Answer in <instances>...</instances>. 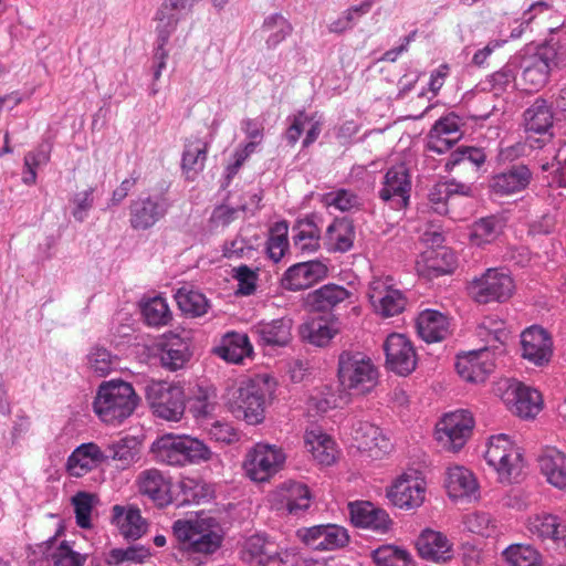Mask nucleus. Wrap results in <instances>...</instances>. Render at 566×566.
Listing matches in <instances>:
<instances>
[{
  "label": "nucleus",
  "mask_w": 566,
  "mask_h": 566,
  "mask_svg": "<svg viewBox=\"0 0 566 566\" xmlns=\"http://www.w3.org/2000/svg\"><path fill=\"white\" fill-rule=\"evenodd\" d=\"M150 451L157 462L170 467L200 464L216 457L203 441L186 434H164L153 442Z\"/></svg>",
  "instance_id": "nucleus-1"
},
{
  "label": "nucleus",
  "mask_w": 566,
  "mask_h": 566,
  "mask_svg": "<svg viewBox=\"0 0 566 566\" xmlns=\"http://www.w3.org/2000/svg\"><path fill=\"white\" fill-rule=\"evenodd\" d=\"M272 396L269 381L264 377H255L242 381L228 392L227 406L237 418L248 424H259L265 418V408Z\"/></svg>",
  "instance_id": "nucleus-2"
},
{
  "label": "nucleus",
  "mask_w": 566,
  "mask_h": 566,
  "mask_svg": "<svg viewBox=\"0 0 566 566\" xmlns=\"http://www.w3.org/2000/svg\"><path fill=\"white\" fill-rule=\"evenodd\" d=\"M138 402L139 397L129 382L109 380L99 385L93 408L103 422L116 426L133 415Z\"/></svg>",
  "instance_id": "nucleus-3"
},
{
  "label": "nucleus",
  "mask_w": 566,
  "mask_h": 566,
  "mask_svg": "<svg viewBox=\"0 0 566 566\" xmlns=\"http://www.w3.org/2000/svg\"><path fill=\"white\" fill-rule=\"evenodd\" d=\"M172 534L180 548L189 554H213L222 543L219 525L212 517L177 520Z\"/></svg>",
  "instance_id": "nucleus-4"
},
{
  "label": "nucleus",
  "mask_w": 566,
  "mask_h": 566,
  "mask_svg": "<svg viewBox=\"0 0 566 566\" xmlns=\"http://www.w3.org/2000/svg\"><path fill=\"white\" fill-rule=\"evenodd\" d=\"M337 376L345 390L365 395L378 384V369L361 352L344 350L338 356Z\"/></svg>",
  "instance_id": "nucleus-5"
},
{
  "label": "nucleus",
  "mask_w": 566,
  "mask_h": 566,
  "mask_svg": "<svg viewBox=\"0 0 566 566\" xmlns=\"http://www.w3.org/2000/svg\"><path fill=\"white\" fill-rule=\"evenodd\" d=\"M145 397L153 413L167 421H179L185 412V392L176 384L150 380L145 386Z\"/></svg>",
  "instance_id": "nucleus-6"
},
{
  "label": "nucleus",
  "mask_w": 566,
  "mask_h": 566,
  "mask_svg": "<svg viewBox=\"0 0 566 566\" xmlns=\"http://www.w3.org/2000/svg\"><path fill=\"white\" fill-rule=\"evenodd\" d=\"M170 208L171 201L165 191L140 195L129 203V226L136 231L149 230L167 216Z\"/></svg>",
  "instance_id": "nucleus-7"
},
{
  "label": "nucleus",
  "mask_w": 566,
  "mask_h": 566,
  "mask_svg": "<svg viewBox=\"0 0 566 566\" xmlns=\"http://www.w3.org/2000/svg\"><path fill=\"white\" fill-rule=\"evenodd\" d=\"M469 293L480 304L502 303L511 297L514 289L511 275L500 269H488L469 285Z\"/></svg>",
  "instance_id": "nucleus-8"
},
{
  "label": "nucleus",
  "mask_w": 566,
  "mask_h": 566,
  "mask_svg": "<svg viewBox=\"0 0 566 566\" xmlns=\"http://www.w3.org/2000/svg\"><path fill=\"white\" fill-rule=\"evenodd\" d=\"M473 427L474 420L470 411L455 410L444 415L437 423L436 438L443 449L457 452L470 438Z\"/></svg>",
  "instance_id": "nucleus-9"
},
{
  "label": "nucleus",
  "mask_w": 566,
  "mask_h": 566,
  "mask_svg": "<svg viewBox=\"0 0 566 566\" xmlns=\"http://www.w3.org/2000/svg\"><path fill=\"white\" fill-rule=\"evenodd\" d=\"M410 191V170L407 164L401 161L389 167L385 172L378 197L391 209L401 210L409 205Z\"/></svg>",
  "instance_id": "nucleus-10"
},
{
  "label": "nucleus",
  "mask_w": 566,
  "mask_h": 566,
  "mask_svg": "<svg viewBox=\"0 0 566 566\" xmlns=\"http://www.w3.org/2000/svg\"><path fill=\"white\" fill-rule=\"evenodd\" d=\"M484 457L488 464L502 476L510 478L521 471L522 454L507 434L492 436Z\"/></svg>",
  "instance_id": "nucleus-11"
},
{
  "label": "nucleus",
  "mask_w": 566,
  "mask_h": 566,
  "mask_svg": "<svg viewBox=\"0 0 566 566\" xmlns=\"http://www.w3.org/2000/svg\"><path fill=\"white\" fill-rule=\"evenodd\" d=\"M284 459L281 450L258 443L247 453L243 468L252 481L265 482L279 471Z\"/></svg>",
  "instance_id": "nucleus-12"
},
{
  "label": "nucleus",
  "mask_w": 566,
  "mask_h": 566,
  "mask_svg": "<svg viewBox=\"0 0 566 566\" xmlns=\"http://www.w3.org/2000/svg\"><path fill=\"white\" fill-rule=\"evenodd\" d=\"M386 368L396 375L408 376L417 367V354L411 340L403 334L391 333L382 344Z\"/></svg>",
  "instance_id": "nucleus-13"
},
{
  "label": "nucleus",
  "mask_w": 566,
  "mask_h": 566,
  "mask_svg": "<svg viewBox=\"0 0 566 566\" xmlns=\"http://www.w3.org/2000/svg\"><path fill=\"white\" fill-rule=\"evenodd\" d=\"M387 279H375L368 287V298L375 313L382 317H391L403 312L407 298L403 293L389 284Z\"/></svg>",
  "instance_id": "nucleus-14"
},
{
  "label": "nucleus",
  "mask_w": 566,
  "mask_h": 566,
  "mask_svg": "<svg viewBox=\"0 0 566 566\" xmlns=\"http://www.w3.org/2000/svg\"><path fill=\"white\" fill-rule=\"evenodd\" d=\"M302 542L314 551H335L345 547L349 535L345 527L337 524H319L297 531Z\"/></svg>",
  "instance_id": "nucleus-15"
},
{
  "label": "nucleus",
  "mask_w": 566,
  "mask_h": 566,
  "mask_svg": "<svg viewBox=\"0 0 566 566\" xmlns=\"http://www.w3.org/2000/svg\"><path fill=\"white\" fill-rule=\"evenodd\" d=\"M533 179V171L527 165L513 164L491 176L489 189L500 197L513 196L525 191Z\"/></svg>",
  "instance_id": "nucleus-16"
},
{
  "label": "nucleus",
  "mask_w": 566,
  "mask_h": 566,
  "mask_svg": "<svg viewBox=\"0 0 566 566\" xmlns=\"http://www.w3.org/2000/svg\"><path fill=\"white\" fill-rule=\"evenodd\" d=\"M426 496L424 480L413 474H402L387 491L392 505L402 510L419 507Z\"/></svg>",
  "instance_id": "nucleus-17"
},
{
  "label": "nucleus",
  "mask_w": 566,
  "mask_h": 566,
  "mask_svg": "<svg viewBox=\"0 0 566 566\" xmlns=\"http://www.w3.org/2000/svg\"><path fill=\"white\" fill-rule=\"evenodd\" d=\"M350 436L358 450L369 452L374 458L387 454L392 448L387 434L379 427L365 420L353 421Z\"/></svg>",
  "instance_id": "nucleus-18"
},
{
  "label": "nucleus",
  "mask_w": 566,
  "mask_h": 566,
  "mask_svg": "<svg viewBox=\"0 0 566 566\" xmlns=\"http://www.w3.org/2000/svg\"><path fill=\"white\" fill-rule=\"evenodd\" d=\"M494 353L488 346L459 355L455 369L459 376L468 382H483L494 369Z\"/></svg>",
  "instance_id": "nucleus-19"
},
{
  "label": "nucleus",
  "mask_w": 566,
  "mask_h": 566,
  "mask_svg": "<svg viewBox=\"0 0 566 566\" xmlns=\"http://www.w3.org/2000/svg\"><path fill=\"white\" fill-rule=\"evenodd\" d=\"M558 63V55L553 45L546 44L522 61L523 80L537 88L544 85L554 66Z\"/></svg>",
  "instance_id": "nucleus-20"
},
{
  "label": "nucleus",
  "mask_w": 566,
  "mask_h": 566,
  "mask_svg": "<svg viewBox=\"0 0 566 566\" xmlns=\"http://www.w3.org/2000/svg\"><path fill=\"white\" fill-rule=\"evenodd\" d=\"M328 268L318 260L298 262L291 265L282 275L281 285L289 291H302L325 279Z\"/></svg>",
  "instance_id": "nucleus-21"
},
{
  "label": "nucleus",
  "mask_w": 566,
  "mask_h": 566,
  "mask_svg": "<svg viewBox=\"0 0 566 566\" xmlns=\"http://www.w3.org/2000/svg\"><path fill=\"white\" fill-rule=\"evenodd\" d=\"M349 511L350 520L356 527L369 530L377 534H386L392 526L389 514L371 502L350 503Z\"/></svg>",
  "instance_id": "nucleus-22"
},
{
  "label": "nucleus",
  "mask_w": 566,
  "mask_h": 566,
  "mask_svg": "<svg viewBox=\"0 0 566 566\" xmlns=\"http://www.w3.org/2000/svg\"><path fill=\"white\" fill-rule=\"evenodd\" d=\"M293 321L290 317L259 322L250 329L255 342L262 347H284L292 339Z\"/></svg>",
  "instance_id": "nucleus-23"
},
{
  "label": "nucleus",
  "mask_w": 566,
  "mask_h": 566,
  "mask_svg": "<svg viewBox=\"0 0 566 566\" xmlns=\"http://www.w3.org/2000/svg\"><path fill=\"white\" fill-rule=\"evenodd\" d=\"M522 356L537 366L547 364L552 357V339L539 326H531L521 334Z\"/></svg>",
  "instance_id": "nucleus-24"
},
{
  "label": "nucleus",
  "mask_w": 566,
  "mask_h": 566,
  "mask_svg": "<svg viewBox=\"0 0 566 566\" xmlns=\"http://www.w3.org/2000/svg\"><path fill=\"white\" fill-rule=\"evenodd\" d=\"M158 347L160 364L170 371L184 368L191 357L189 343L174 333L164 335Z\"/></svg>",
  "instance_id": "nucleus-25"
},
{
  "label": "nucleus",
  "mask_w": 566,
  "mask_h": 566,
  "mask_svg": "<svg viewBox=\"0 0 566 566\" xmlns=\"http://www.w3.org/2000/svg\"><path fill=\"white\" fill-rule=\"evenodd\" d=\"M511 409L521 418H534L542 409V395L538 390L521 382L512 384L506 391Z\"/></svg>",
  "instance_id": "nucleus-26"
},
{
  "label": "nucleus",
  "mask_w": 566,
  "mask_h": 566,
  "mask_svg": "<svg viewBox=\"0 0 566 566\" xmlns=\"http://www.w3.org/2000/svg\"><path fill=\"white\" fill-rule=\"evenodd\" d=\"M419 555L429 562L444 563L452 558V544L440 532L424 530L417 539Z\"/></svg>",
  "instance_id": "nucleus-27"
},
{
  "label": "nucleus",
  "mask_w": 566,
  "mask_h": 566,
  "mask_svg": "<svg viewBox=\"0 0 566 566\" xmlns=\"http://www.w3.org/2000/svg\"><path fill=\"white\" fill-rule=\"evenodd\" d=\"M356 229L352 219L335 218L325 232V245L331 252L346 253L354 247Z\"/></svg>",
  "instance_id": "nucleus-28"
},
{
  "label": "nucleus",
  "mask_w": 566,
  "mask_h": 566,
  "mask_svg": "<svg viewBox=\"0 0 566 566\" xmlns=\"http://www.w3.org/2000/svg\"><path fill=\"white\" fill-rule=\"evenodd\" d=\"M102 462L105 455L97 444L82 443L67 458L66 470L70 475L81 478Z\"/></svg>",
  "instance_id": "nucleus-29"
},
{
  "label": "nucleus",
  "mask_w": 566,
  "mask_h": 566,
  "mask_svg": "<svg viewBox=\"0 0 566 566\" xmlns=\"http://www.w3.org/2000/svg\"><path fill=\"white\" fill-rule=\"evenodd\" d=\"M337 321L324 316L307 319L300 327L301 337L316 347H325L338 334Z\"/></svg>",
  "instance_id": "nucleus-30"
},
{
  "label": "nucleus",
  "mask_w": 566,
  "mask_h": 566,
  "mask_svg": "<svg viewBox=\"0 0 566 566\" xmlns=\"http://www.w3.org/2000/svg\"><path fill=\"white\" fill-rule=\"evenodd\" d=\"M138 488L143 495L148 496L158 506L171 503L169 482L157 469L143 471L138 476Z\"/></svg>",
  "instance_id": "nucleus-31"
},
{
  "label": "nucleus",
  "mask_w": 566,
  "mask_h": 566,
  "mask_svg": "<svg viewBox=\"0 0 566 566\" xmlns=\"http://www.w3.org/2000/svg\"><path fill=\"white\" fill-rule=\"evenodd\" d=\"M418 335L427 343L441 342L450 333L449 318L439 311L424 310L417 318Z\"/></svg>",
  "instance_id": "nucleus-32"
},
{
  "label": "nucleus",
  "mask_w": 566,
  "mask_h": 566,
  "mask_svg": "<svg viewBox=\"0 0 566 566\" xmlns=\"http://www.w3.org/2000/svg\"><path fill=\"white\" fill-rule=\"evenodd\" d=\"M214 353L228 363L241 364L245 357L251 356L253 348L247 334L230 332L222 337Z\"/></svg>",
  "instance_id": "nucleus-33"
},
{
  "label": "nucleus",
  "mask_w": 566,
  "mask_h": 566,
  "mask_svg": "<svg viewBox=\"0 0 566 566\" xmlns=\"http://www.w3.org/2000/svg\"><path fill=\"white\" fill-rule=\"evenodd\" d=\"M352 296V292L342 285L328 283L307 295V303L316 312H329Z\"/></svg>",
  "instance_id": "nucleus-34"
},
{
  "label": "nucleus",
  "mask_w": 566,
  "mask_h": 566,
  "mask_svg": "<svg viewBox=\"0 0 566 566\" xmlns=\"http://www.w3.org/2000/svg\"><path fill=\"white\" fill-rule=\"evenodd\" d=\"M113 520L126 539L136 541L146 533L147 523L138 507L129 506L125 509L120 505H115L113 507Z\"/></svg>",
  "instance_id": "nucleus-35"
},
{
  "label": "nucleus",
  "mask_w": 566,
  "mask_h": 566,
  "mask_svg": "<svg viewBox=\"0 0 566 566\" xmlns=\"http://www.w3.org/2000/svg\"><path fill=\"white\" fill-rule=\"evenodd\" d=\"M527 528L532 535L555 543L566 542V525L553 514H538L528 520Z\"/></svg>",
  "instance_id": "nucleus-36"
},
{
  "label": "nucleus",
  "mask_w": 566,
  "mask_h": 566,
  "mask_svg": "<svg viewBox=\"0 0 566 566\" xmlns=\"http://www.w3.org/2000/svg\"><path fill=\"white\" fill-rule=\"evenodd\" d=\"M476 336L484 342L491 350L503 352V346L510 337V332L503 319L496 316H485L478 324L475 329Z\"/></svg>",
  "instance_id": "nucleus-37"
},
{
  "label": "nucleus",
  "mask_w": 566,
  "mask_h": 566,
  "mask_svg": "<svg viewBox=\"0 0 566 566\" xmlns=\"http://www.w3.org/2000/svg\"><path fill=\"white\" fill-rule=\"evenodd\" d=\"M293 247L301 253L316 252L321 244V230L312 217L300 219L292 228Z\"/></svg>",
  "instance_id": "nucleus-38"
},
{
  "label": "nucleus",
  "mask_w": 566,
  "mask_h": 566,
  "mask_svg": "<svg viewBox=\"0 0 566 566\" xmlns=\"http://www.w3.org/2000/svg\"><path fill=\"white\" fill-rule=\"evenodd\" d=\"M542 473L553 486L566 488V458L556 449H547L538 459Z\"/></svg>",
  "instance_id": "nucleus-39"
},
{
  "label": "nucleus",
  "mask_w": 566,
  "mask_h": 566,
  "mask_svg": "<svg viewBox=\"0 0 566 566\" xmlns=\"http://www.w3.org/2000/svg\"><path fill=\"white\" fill-rule=\"evenodd\" d=\"M208 148L209 144L201 138L191 137L186 140L181 157V168L188 178H193V176L203 170Z\"/></svg>",
  "instance_id": "nucleus-40"
},
{
  "label": "nucleus",
  "mask_w": 566,
  "mask_h": 566,
  "mask_svg": "<svg viewBox=\"0 0 566 566\" xmlns=\"http://www.w3.org/2000/svg\"><path fill=\"white\" fill-rule=\"evenodd\" d=\"M177 500L180 505L199 504L213 497V488L201 479L182 478L178 484Z\"/></svg>",
  "instance_id": "nucleus-41"
},
{
  "label": "nucleus",
  "mask_w": 566,
  "mask_h": 566,
  "mask_svg": "<svg viewBox=\"0 0 566 566\" xmlns=\"http://www.w3.org/2000/svg\"><path fill=\"white\" fill-rule=\"evenodd\" d=\"M446 488L451 497L472 495L478 490L473 473L463 467L450 468L447 472Z\"/></svg>",
  "instance_id": "nucleus-42"
},
{
  "label": "nucleus",
  "mask_w": 566,
  "mask_h": 566,
  "mask_svg": "<svg viewBox=\"0 0 566 566\" xmlns=\"http://www.w3.org/2000/svg\"><path fill=\"white\" fill-rule=\"evenodd\" d=\"M280 496L291 514L297 515L310 507L311 492L304 483L285 482L280 490Z\"/></svg>",
  "instance_id": "nucleus-43"
},
{
  "label": "nucleus",
  "mask_w": 566,
  "mask_h": 566,
  "mask_svg": "<svg viewBox=\"0 0 566 566\" xmlns=\"http://www.w3.org/2000/svg\"><path fill=\"white\" fill-rule=\"evenodd\" d=\"M527 132L544 134L553 126V113L544 98L535 102L524 112Z\"/></svg>",
  "instance_id": "nucleus-44"
},
{
  "label": "nucleus",
  "mask_w": 566,
  "mask_h": 566,
  "mask_svg": "<svg viewBox=\"0 0 566 566\" xmlns=\"http://www.w3.org/2000/svg\"><path fill=\"white\" fill-rule=\"evenodd\" d=\"M503 222L495 216H489L475 221L470 230V242L476 247H483L494 242L502 233Z\"/></svg>",
  "instance_id": "nucleus-45"
},
{
  "label": "nucleus",
  "mask_w": 566,
  "mask_h": 566,
  "mask_svg": "<svg viewBox=\"0 0 566 566\" xmlns=\"http://www.w3.org/2000/svg\"><path fill=\"white\" fill-rule=\"evenodd\" d=\"M105 461L108 459L118 461L120 468L125 469L139 459V443L133 437H126L109 444L104 452Z\"/></svg>",
  "instance_id": "nucleus-46"
},
{
  "label": "nucleus",
  "mask_w": 566,
  "mask_h": 566,
  "mask_svg": "<svg viewBox=\"0 0 566 566\" xmlns=\"http://www.w3.org/2000/svg\"><path fill=\"white\" fill-rule=\"evenodd\" d=\"M305 442L307 450L313 458L323 465H331L335 462L334 441L327 434L314 432L306 433Z\"/></svg>",
  "instance_id": "nucleus-47"
},
{
  "label": "nucleus",
  "mask_w": 566,
  "mask_h": 566,
  "mask_svg": "<svg viewBox=\"0 0 566 566\" xmlns=\"http://www.w3.org/2000/svg\"><path fill=\"white\" fill-rule=\"evenodd\" d=\"M262 30L269 33L265 44L271 50L292 33L293 27L281 13H273L264 19Z\"/></svg>",
  "instance_id": "nucleus-48"
},
{
  "label": "nucleus",
  "mask_w": 566,
  "mask_h": 566,
  "mask_svg": "<svg viewBox=\"0 0 566 566\" xmlns=\"http://www.w3.org/2000/svg\"><path fill=\"white\" fill-rule=\"evenodd\" d=\"M175 297L181 312L191 317L205 315L210 307L206 295L199 291L180 289Z\"/></svg>",
  "instance_id": "nucleus-49"
},
{
  "label": "nucleus",
  "mask_w": 566,
  "mask_h": 566,
  "mask_svg": "<svg viewBox=\"0 0 566 566\" xmlns=\"http://www.w3.org/2000/svg\"><path fill=\"white\" fill-rule=\"evenodd\" d=\"M150 557V549L144 545H130L126 548H113L106 556V563L112 566L124 564H142Z\"/></svg>",
  "instance_id": "nucleus-50"
},
{
  "label": "nucleus",
  "mask_w": 566,
  "mask_h": 566,
  "mask_svg": "<svg viewBox=\"0 0 566 566\" xmlns=\"http://www.w3.org/2000/svg\"><path fill=\"white\" fill-rule=\"evenodd\" d=\"M377 566H411L408 551L395 545H381L371 553Z\"/></svg>",
  "instance_id": "nucleus-51"
},
{
  "label": "nucleus",
  "mask_w": 566,
  "mask_h": 566,
  "mask_svg": "<svg viewBox=\"0 0 566 566\" xmlns=\"http://www.w3.org/2000/svg\"><path fill=\"white\" fill-rule=\"evenodd\" d=\"M289 223L285 220L275 222L270 229V237L266 243L269 256L279 262L289 249Z\"/></svg>",
  "instance_id": "nucleus-52"
},
{
  "label": "nucleus",
  "mask_w": 566,
  "mask_h": 566,
  "mask_svg": "<svg viewBox=\"0 0 566 566\" xmlns=\"http://www.w3.org/2000/svg\"><path fill=\"white\" fill-rule=\"evenodd\" d=\"M142 314L149 326H164L171 319V313L166 300L155 296L142 305Z\"/></svg>",
  "instance_id": "nucleus-53"
},
{
  "label": "nucleus",
  "mask_w": 566,
  "mask_h": 566,
  "mask_svg": "<svg viewBox=\"0 0 566 566\" xmlns=\"http://www.w3.org/2000/svg\"><path fill=\"white\" fill-rule=\"evenodd\" d=\"M443 160L446 171L452 170L455 166L465 160L479 168L485 163L486 155L482 148L462 146L451 151V154Z\"/></svg>",
  "instance_id": "nucleus-54"
},
{
  "label": "nucleus",
  "mask_w": 566,
  "mask_h": 566,
  "mask_svg": "<svg viewBox=\"0 0 566 566\" xmlns=\"http://www.w3.org/2000/svg\"><path fill=\"white\" fill-rule=\"evenodd\" d=\"M503 555L511 566H541V556L531 545H511Z\"/></svg>",
  "instance_id": "nucleus-55"
},
{
  "label": "nucleus",
  "mask_w": 566,
  "mask_h": 566,
  "mask_svg": "<svg viewBox=\"0 0 566 566\" xmlns=\"http://www.w3.org/2000/svg\"><path fill=\"white\" fill-rule=\"evenodd\" d=\"M458 142V137L444 136L440 133L433 134V129H430L424 150V161L431 168L436 169L433 155H443L449 151L453 145Z\"/></svg>",
  "instance_id": "nucleus-56"
},
{
  "label": "nucleus",
  "mask_w": 566,
  "mask_h": 566,
  "mask_svg": "<svg viewBox=\"0 0 566 566\" xmlns=\"http://www.w3.org/2000/svg\"><path fill=\"white\" fill-rule=\"evenodd\" d=\"M87 365L98 377H105L116 368V359L106 348L94 347L87 355Z\"/></svg>",
  "instance_id": "nucleus-57"
},
{
  "label": "nucleus",
  "mask_w": 566,
  "mask_h": 566,
  "mask_svg": "<svg viewBox=\"0 0 566 566\" xmlns=\"http://www.w3.org/2000/svg\"><path fill=\"white\" fill-rule=\"evenodd\" d=\"M321 202L326 207H334L339 211H348L359 206V197L347 189L322 195Z\"/></svg>",
  "instance_id": "nucleus-58"
},
{
  "label": "nucleus",
  "mask_w": 566,
  "mask_h": 566,
  "mask_svg": "<svg viewBox=\"0 0 566 566\" xmlns=\"http://www.w3.org/2000/svg\"><path fill=\"white\" fill-rule=\"evenodd\" d=\"M158 24L156 28L157 31V44L167 45L170 39V35L176 30L179 12L172 9H167V12L161 13V7L158 9L156 14Z\"/></svg>",
  "instance_id": "nucleus-59"
},
{
  "label": "nucleus",
  "mask_w": 566,
  "mask_h": 566,
  "mask_svg": "<svg viewBox=\"0 0 566 566\" xmlns=\"http://www.w3.org/2000/svg\"><path fill=\"white\" fill-rule=\"evenodd\" d=\"M87 555L75 552L67 541L60 543L52 554L54 566H84Z\"/></svg>",
  "instance_id": "nucleus-60"
},
{
  "label": "nucleus",
  "mask_w": 566,
  "mask_h": 566,
  "mask_svg": "<svg viewBox=\"0 0 566 566\" xmlns=\"http://www.w3.org/2000/svg\"><path fill=\"white\" fill-rule=\"evenodd\" d=\"M74 505L76 524L81 528L91 527V513L93 507V496L86 492H78L72 499Z\"/></svg>",
  "instance_id": "nucleus-61"
},
{
  "label": "nucleus",
  "mask_w": 566,
  "mask_h": 566,
  "mask_svg": "<svg viewBox=\"0 0 566 566\" xmlns=\"http://www.w3.org/2000/svg\"><path fill=\"white\" fill-rule=\"evenodd\" d=\"M515 77L514 69L510 64H506L501 70L491 74L485 81V84H488L489 88L493 92L492 96H497L514 83Z\"/></svg>",
  "instance_id": "nucleus-62"
},
{
  "label": "nucleus",
  "mask_w": 566,
  "mask_h": 566,
  "mask_svg": "<svg viewBox=\"0 0 566 566\" xmlns=\"http://www.w3.org/2000/svg\"><path fill=\"white\" fill-rule=\"evenodd\" d=\"M211 440L220 443L230 444L239 441V432L229 422L216 420L206 428Z\"/></svg>",
  "instance_id": "nucleus-63"
},
{
  "label": "nucleus",
  "mask_w": 566,
  "mask_h": 566,
  "mask_svg": "<svg viewBox=\"0 0 566 566\" xmlns=\"http://www.w3.org/2000/svg\"><path fill=\"white\" fill-rule=\"evenodd\" d=\"M233 277L238 281L237 293L251 295L255 292L258 274L248 265H240L233 269Z\"/></svg>",
  "instance_id": "nucleus-64"
}]
</instances>
